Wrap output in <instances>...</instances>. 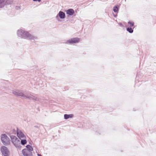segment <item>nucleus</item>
Listing matches in <instances>:
<instances>
[{
    "mask_svg": "<svg viewBox=\"0 0 156 156\" xmlns=\"http://www.w3.org/2000/svg\"><path fill=\"white\" fill-rule=\"evenodd\" d=\"M17 34L19 37L34 41L38 39L37 36L30 34L28 31L24 29H20L17 31Z\"/></svg>",
    "mask_w": 156,
    "mask_h": 156,
    "instance_id": "obj_1",
    "label": "nucleus"
},
{
    "mask_svg": "<svg viewBox=\"0 0 156 156\" xmlns=\"http://www.w3.org/2000/svg\"><path fill=\"white\" fill-rule=\"evenodd\" d=\"M12 92L15 95L21 97L23 98L28 99L36 101H38V99L36 95L34 96L31 94L29 92H27L24 93L22 90H13Z\"/></svg>",
    "mask_w": 156,
    "mask_h": 156,
    "instance_id": "obj_2",
    "label": "nucleus"
},
{
    "mask_svg": "<svg viewBox=\"0 0 156 156\" xmlns=\"http://www.w3.org/2000/svg\"><path fill=\"white\" fill-rule=\"evenodd\" d=\"M12 142L16 147L20 148L21 147L20 140L16 136L13 135L10 136Z\"/></svg>",
    "mask_w": 156,
    "mask_h": 156,
    "instance_id": "obj_3",
    "label": "nucleus"
},
{
    "mask_svg": "<svg viewBox=\"0 0 156 156\" xmlns=\"http://www.w3.org/2000/svg\"><path fill=\"white\" fill-rule=\"evenodd\" d=\"M1 140L2 143L5 146L8 145L10 144V140L9 138L5 134L1 135Z\"/></svg>",
    "mask_w": 156,
    "mask_h": 156,
    "instance_id": "obj_4",
    "label": "nucleus"
},
{
    "mask_svg": "<svg viewBox=\"0 0 156 156\" xmlns=\"http://www.w3.org/2000/svg\"><path fill=\"white\" fill-rule=\"evenodd\" d=\"M0 150L3 155L4 156H9V152L6 147L4 146H2L1 147Z\"/></svg>",
    "mask_w": 156,
    "mask_h": 156,
    "instance_id": "obj_5",
    "label": "nucleus"
},
{
    "mask_svg": "<svg viewBox=\"0 0 156 156\" xmlns=\"http://www.w3.org/2000/svg\"><path fill=\"white\" fill-rule=\"evenodd\" d=\"M80 39L78 37H75L69 39L66 41V43L70 44L77 43L79 42Z\"/></svg>",
    "mask_w": 156,
    "mask_h": 156,
    "instance_id": "obj_6",
    "label": "nucleus"
},
{
    "mask_svg": "<svg viewBox=\"0 0 156 156\" xmlns=\"http://www.w3.org/2000/svg\"><path fill=\"white\" fill-rule=\"evenodd\" d=\"M22 152L24 156H32V152L28 151L27 149H23Z\"/></svg>",
    "mask_w": 156,
    "mask_h": 156,
    "instance_id": "obj_7",
    "label": "nucleus"
},
{
    "mask_svg": "<svg viewBox=\"0 0 156 156\" xmlns=\"http://www.w3.org/2000/svg\"><path fill=\"white\" fill-rule=\"evenodd\" d=\"M58 16L59 17L60 19H63L65 18L66 17L65 14L63 12L60 11L59 12L58 14L56 16V18L57 19Z\"/></svg>",
    "mask_w": 156,
    "mask_h": 156,
    "instance_id": "obj_8",
    "label": "nucleus"
},
{
    "mask_svg": "<svg viewBox=\"0 0 156 156\" xmlns=\"http://www.w3.org/2000/svg\"><path fill=\"white\" fill-rule=\"evenodd\" d=\"M17 134L18 137L20 139L21 138H24L25 136L23 133L20 130L17 129Z\"/></svg>",
    "mask_w": 156,
    "mask_h": 156,
    "instance_id": "obj_9",
    "label": "nucleus"
},
{
    "mask_svg": "<svg viewBox=\"0 0 156 156\" xmlns=\"http://www.w3.org/2000/svg\"><path fill=\"white\" fill-rule=\"evenodd\" d=\"M66 14L69 16H72L74 13V10L72 9H68L66 11Z\"/></svg>",
    "mask_w": 156,
    "mask_h": 156,
    "instance_id": "obj_10",
    "label": "nucleus"
},
{
    "mask_svg": "<svg viewBox=\"0 0 156 156\" xmlns=\"http://www.w3.org/2000/svg\"><path fill=\"white\" fill-rule=\"evenodd\" d=\"M7 0H0V8L4 7L8 3H7Z\"/></svg>",
    "mask_w": 156,
    "mask_h": 156,
    "instance_id": "obj_11",
    "label": "nucleus"
},
{
    "mask_svg": "<svg viewBox=\"0 0 156 156\" xmlns=\"http://www.w3.org/2000/svg\"><path fill=\"white\" fill-rule=\"evenodd\" d=\"M73 114H67L64 115V118L66 119H67L70 118H72L73 117Z\"/></svg>",
    "mask_w": 156,
    "mask_h": 156,
    "instance_id": "obj_12",
    "label": "nucleus"
},
{
    "mask_svg": "<svg viewBox=\"0 0 156 156\" xmlns=\"http://www.w3.org/2000/svg\"><path fill=\"white\" fill-rule=\"evenodd\" d=\"M128 24L129 27L132 28L134 26V23L133 22L129 21L128 23Z\"/></svg>",
    "mask_w": 156,
    "mask_h": 156,
    "instance_id": "obj_13",
    "label": "nucleus"
},
{
    "mask_svg": "<svg viewBox=\"0 0 156 156\" xmlns=\"http://www.w3.org/2000/svg\"><path fill=\"white\" fill-rule=\"evenodd\" d=\"M134 27H133V28L132 27H128L126 28V30L127 31H128L129 33H132L133 32V29H134Z\"/></svg>",
    "mask_w": 156,
    "mask_h": 156,
    "instance_id": "obj_14",
    "label": "nucleus"
},
{
    "mask_svg": "<svg viewBox=\"0 0 156 156\" xmlns=\"http://www.w3.org/2000/svg\"><path fill=\"white\" fill-rule=\"evenodd\" d=\"M26 148H27V149L28 150V151L31 152L33 150V147L30 145H27L26 146Z\"/></svg>",
    "mask_w": 156,
    "mask_h": 156,
    "instance_id": "obj_15",
    "label": "nucleus"
},
{
    "mask_svg": "<svg viewBox=\"0 0 156 156\" xmlns=\"http://www.w3.org/2000/svg\"><path fill=\"white\" fill-rule=\"evenodd\" d=\"M20 143H21V144L22 145H24L27 143V141L26 140V139H22V140H21V142H20Z\"/></svg>",
    "mask_w": 156,
    "mask_h": 156,
    "instance_id": "obj_16",
    "label": "nucleus"
},
{
    "mask_svg": "<svg viewBox=\"0 0 156 156\" xmlns=\"http://www.w3.org/2000/svg\"><path fill=\"white\" fill-rule=\"evenodd\" d=\"M113 10L114 12H116L118 11V7L117 6H115L113 7Z\"/></svg>",
    "mask_w": 156,
    "mask_h": 156,
    "instance_id": "obj_17",
    "label": "nucleus"
},
{
    "mask_svg": "<svg viewBox=\"0 0 156 156\" xmlns=\"http://www.w3.org/2000/svg\"><path fill=\"white\" fill-rule=\"evenodd\" d=\"M37 156H42L41 154H37Z\"/></svg>",
    "mask_w": 156,
    "mask_h": 156,
    "instance_id": "obj_18",
    "label": "nucleus"
},
{
    "mask_svg": "<svg viewBox=\"0 0 156 156\" xmlns=\"http://www.w3.org/2000/svg\"><path fill=\"white\" fill-rule=\"evenodd\" d=\"M34 127L36 128H38V127L37 126H34Z\"/></svg>",
    "mask_w": 156,
    "mask_h": 156,
    "instance_id": "obj_19",
    "label": "nucleus"
},
{
    "mask_svg": "<svg viewBox=\"0 0 156 156\" xmlns=\"http://www.w3.org/2000/svg\"><path fill=\"white\" fill-rule=\"evenodd\" d=\"M16 7L17 8L16 9H20V7Z\"/></svg>",
    "mask_w": 156,
    "mask_h": 156,
    "instance_id": "obj_20",
    "label": "nucleus"
},
{
    "mask_svg": "<svg viewBox=\"0 0 156 156\" xmlns=\"http://www.w3.org/2000/svg\"><path fill=\"white\" fill-rule=\"evenodd\" d=\"M120 26H122V23H120Z\"/></svg>",
    "mask_w": 156,
    "mask_h": 156,
    "instance_id": "obj_21",
    "label": "nucleus"
},
{
    "mask_svg": "<svg viewBox=\"0 0 156 156\" xmlns=\"http://www.w3.org/2000/svg\"><path fill=\"white\" fill-rule=\"evenodd\" d=\"M34 1L36 2L37 1V0H33Z\"/></svg>",
    "mask_w": 156,
    "mask_h": 156,
    "instance_id": "obj_22",
    "label": "nucleus"
},
{
    "mask_svg": "<svg viewBox=\"0 0 156 156\" xmlns=\"http://www.w3.org/2000/svg\"><path fill=\"white\" fill-rule=\"evenodd\" d=\"M37 1H38L39 2H40L41 1V0H37Z\"/></svg>",
    "mask_w": 156,
    "mask_h": 156,
    "instance_id": "obj_23",
    "label": "nucleus"
}]
</instances>
